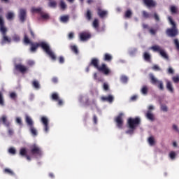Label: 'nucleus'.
<instances>
[{"label": "nucleus", "instance_id": "obj_1", "mask_svg": "<svg viewBox=\"0 0 179 179\" xmlns=\"http://www.w3.org/2000/svg\"><path fill=\"white\" fill-rule=\"evenodd\" d=\"M24 44H30L31 48H30V51L31 52H36L37 51V48L38 47H41L43 51L51 58L52 61H56L57 60V56H55V53L51 50V48H50V45L45 42H41V43H37V42H31L30 39L29 38V36L27 34H24V40H23Z\"/></svg>", "mask_w": 179, "mask_h": 179}, {"label": "nucleus", "instance_id": "obj_2", "mask_svg": "<svg viewBox=\"0 0 179 179\" xmlns=\"http://www.w3.org/2000/svg\"><path fill=\"white\" fill-rule=\"evenodd\" d=\"M168 20L169 22V24L172 26L171 28H168L166 30V34L168 36V37H177L178 36V28H177V24H176V22L173 20V17L171 16L168 17Z\"/></svg>", "mask_w": 179, "mask_h": 179}, {"label": "nucleus", "instance_id": "obj_3", "mask_svg": "<svg viewBox=\"0 0 179 179\" xmlns=\"http://www.w3.org/2000/svg\"><path fill=\"white\" fill-rule=\"evenodd\" d=\"M127 124H128L129 128L130 129H136V126L139 125V124H141V118H139V117H136V118L129 117L128 119Z\"/></svg>", "mask_w": 179, "mask_h": 179}, {"label": "nucleus", "instance_id": "obj_4", "mask_svg": "<svg viewBox=\"0 0 179 179\" xmlns=\"http://www.w3.org/2000/svg\"><path fill=\"white\" fill-rule=\"evenodd\" d=\"M150 50H152L155 52H159L162 58L169 59V55H167L166 51H164V50H163L159 45H153L150 48Z\"/></svg>", "mask_w": 179, "mask_h": 179}, {"label": "nucleus", "instance_id": "obj_5", "mask_svg": "<svg viewBox=\"0 0 179 179\" xmlns=\"http://www.w3.org/2000/svg\"><path fill=\"white\" fill-rule=\"evenodd\" d=\"M150 79L152 85H157V87L159 89V90H164L163 81L157 80V78H156L153 74H150Z\"/></svg>", "mask_w": 179, "mask_h": 179}, {"label": "nucleus", "instance_id": "obj_6", "mask_svg": "<svg viewBox=\"0 0 179 179\" xmlns=\"http://www.w3.org/2000/svg\"><path fill=\"white\" fill-rule=\"evenodd\" d=\"M123 116L124 113H120L115 119L116 125L120 129H122V126L124 125V120H122Z\"/></svg>", "mask_w": 179, "mask_h": 179}, {"label": "nucleus", "instance_id": "obj_7", "mask_svg": "<svg viewBox=\"0 0 179 179\" xmlns=\"http://www.w3.org/2000/svg\"><path fill=\"white\" fill-rule=\"evenodd\" d=\"M143 28L148 29L151 36H156V34L157 33V31H159V25L157 24L156 25L155 28H153V27H149V25L147 24H143Z\"/></svg>", "mask_w": 179, "mask_h": 179}, {"label": "nucleus", "instance_id": "obj_8", "mask_svg": "<svg viewBox=\"0 0 179 179\" xmlns=\"http://www.w3.org/2000/svg\"><path fill=\"white\" fill-rule=\"evenodd\" d=\"M97 71L101 72L103 75H108L110 73V69L107 68L106 64H102L99 67H98Z\"/></svg>", "mask_w": 179, "mask_h": 179}, {"label": "nucleus", "instance_id": "obj_9", "mask_svg": "<svg viewBox=\"0 0 179 179\" xmlns=\"http://www.w3.org/2000/svg\"><path fill=\"white\" fill-rule=\"evenodd\" d=\"M41 121L44 127V131L45 132H48V130L50 129V127H48V118L45 116H43L41 119Z\"/></svg>", "mask_w": 179, "mask_h": 179}, {"label": "nucleus", "instance_id": "obj_10", "mask_svg": "<svg viewBox=\"0 0 179 179\" xmlns=\"http://www.w3.org/2000/svg\"><path fill=\"white\" fill-rule=\"evenodd\" d=\"M20 20L23 23L26 20L27 12L26 9L20 8L18 14Z\"/></svg>", "mask_w": 179, "mask_h": 179}, {"label": "nucleus", "instance_id": "obj_11", "mask_svg": "<svg viewBox=\"0 0 179 179\" xmlns=\"http://www.w3.org/2000/svg\"><path fill=\"white\" fill-rule=\"evenodd\" d=\"M15 68L16 71H18L21 73H24L25 72H27L28 69L27 66L21 64H15Z\"/></svg>", "mask_w": 179, "mask_h": 179}, {"label": "nucleus", "instance_id": "obj_12", "mask_svg": "<svg viewBox=\"0 0 179 179\" xmlns=\"http://www.w3.org/2000/svg\"><path fill=\"white\" fill-rule=\"evenodd\" d=\"M97 10V15L101 17V19H103V17H106L108 15V12L106 10H103L101 7H97L96 8Z\"/></svg>", "mask_w": 179, "mask_h": 179}, {"label": "nucleus", "instance_id": "obj_13", "mask_svg": "<svg viewBox=\"0 0 179 179\" xmlns=\"http://www.w3.org/2000/svg\"><path fill=\"white\" fill-rule=\"evenodd\" d=\"M143 1L148 8H155L156 6V1L154 0H143Z\"/></svg>", "mask_w": 179, "mask_h": 179}, {"label": "nucleus", "instance_id": "obj_14", "mask_svg": "<svg viewBox=\"0 0 179 179\" xmlns=\"http://www.w3.org/2000/svg\"><path fill=\"white\" fill-rule=\"evenodd\" d=\"M100 61L97 58H92L91 59V62H90V66H94L96 69H98V68L100 66H99Z\"/></svg>", "mask_w": 179, "mask_h": 179}, {"label": "nucleus", "instance_id": "obj_15", "mask_svg": "<svg viewBox=\"0 0 179 179\" xmlns=\"http://www.w3.org/2000/svg\"><path fill=\"white\" fill-rule=\"evenodd\" d=\"M31 155H41V150L37 145H34L31 148Z\"/></svg>", "mask_w": 179, "mask_h": 179}, {"label": "nucleus", "instance_id": "obj_16", "mask_svg": "<svg viewBox=\"0 0 179 179\" xmlns=\"http://www.w3.org/2000/svg\"><path fill=\"white\" fill-rule=\"evenodd\" d=\"M90 37H92V36L87 32H82L80 34V38L81 41H86V40H89Z\"/></svg>", "mask_w": 179, "mask_h": 179}, {"label": "nucleus", "instance_id": "obj_17", "mask_svg": "<svg viewBox=\"0 0 179 179\" xmlns=\"http://www.w3.org/2000/svg\"><path fill=\"white\" fill-rule=\"evenodd\" d=\"M0 122H3V125L7 127V128H9V127H10V122H9V121H8V119L6 115H3L0 118Z\"/></svg>", "mask_w": 179, "mask_h": 179}, {"label": "nucleus", "instance_id": "obj_18", "mask_svg": "<svg viewBox=\"0 0 179 179\" xmlns=\"http://www.w3.org/2000/svg\"><path fill=\"white\" fill-rule=\"evenodd\" d=\"M101 100H102V101H108V103H113V101H114V96H113V95L102 96L101 97Z\"/></svg>", "mask_w": 179, "mask_h": 179}, {"label": "nucleus", "instance_id": "obj_19", "mask_svg": "<svg viewBox=\"0 0 179 179\" xmlns=\"http://www.w3.org/2000/svg\"><path fill=\"white\" fill-rule=\"evenodd\" d=\"M93 16V13H92V10L87 9V11L85 13V17L87 19V20L90 21L92 20V17Z\"/></svg>", "mask_w": 179, "mask_h": 179}, {"label": "nucleus", "instance_id": "obj_20", "mask_svg": "<svg viewBox=\"0 0 179 179\" xmlns=\"http://www.w3.org/2000/svg\"><path fill=\"white\" fill-rule=\"evenodd\" d=\"M166 89L170 93H174V88L171 81H166Z\"/></svg>", "mask_w": 179, "mask_h": 179}, {"label": "nucleus", "instance_id": "obj_21", "mask_svg": "<svg viewBox=\"0 0 179 179\" xmlns=\"http://www.w3.org/2000/svg\"><path fill=\"white\" fill-rule=\"evenodd\" d=\"M132 15H134L132 10L131 9H128L124 12V16L125 19H131V17H132Z\"/></svg>", "mask_w": 179, "mask_h": 179}, {"label": "nucleus", "instance_id": "obj_22", "mask_svg": "<svg viewBox=\"0 0 179 179\" xmlns=\"http://www.w3.org/2000/svg\"><path fill=\"white\" fill-rule=\"evenodd\" d=\"M103 61L106 62H111V61H113V56L108 53H106L103 55Z\"/></svg>", "mask_w": 179, "mask_h": 179}, {"label": "nucleus", "instance_id": "obj_23", "mask_svg": "<svg viewBox=\"0 0 179 179\" xmlns=\"http://www.w3.org/2000/svg\"><path fill=\"white\" fill-rule=\"evenodd\" d=\"M146 118H148V120H150V121H155V115H152V112L147 111V113L145 115Z\"/></svg>", "mask_w": 179, "mask_h": 179}, {"label": "nucleus", "instance_id": "obj_24", "mask_svg": "<svg viewBox=\"0 0 179 179\" xmlns=\"http://www.w3.org/2000/svg\"><path fill=\"white\" fill-rule=\"evenodd\" d=\"M142 16H143V19H150V17H152V14L149 13L146 10H143Z\"/></svg>", "mask_w": 179, "mask_h": 179}, {"label": "nucleus", "instance_id": "obj_25", "mask_svg": "<svg viewBox=\"0 0 179 179\" xmlns=\"http://www.w3.org/2000/svg\"><path fill=\"white\" fill-rule=\"evenodd\" d=\"M12 41V38H8L6 34L3 35L1 43L2 44H5V43H10Z\"/></svg>", "mask_w": 179, "mask_h": 179}, {"label": "nucleus", "instance_id": "obj_26", "mask_svg": "<svg viewBox=\"0 0 179 179\" xmlns=\"http://www.w3.org/2000/svg\"><path fill=\"white\" fill-rule=\"evenodd\" d=\"M27 155V150L25 148H22L20 150V156L22 157H25Z\"/></svg>", "mask_w": 179, "mask_h": 179}, {"label": "nucleus", "instance_id": "obj_27", "mask_svg": "<svg viewBox=\"0 0 179 179\" xmlns=\"http://www.w3.org/2000/svg\"><path fill=\"white\" fill-rule=\"evenodd\" d=\"M143 59H145V61H147L148 62H150V59H151L150 54H149V52H145L143 53Z\"/></svg>", "mask_w": 179, "mask_h": 179}, {"label": "nucleus", "instance_id": "obj_28", "mask_svg": "<svg viewBox=\"0 0 179 179\" xmlns=\"http://www.w3.org/2000/svg\"><path fill=\"white\" fill-rule=\"evenodd\" d=\"M141 92L142 94L146 96V94H148V92H149V88L148 87V86L144 85L142 87Z\"/></svg>", "mask_w": 179, "mask_h": 179}, {"label": "nucleus", "instance_id": "obj_29", "mask_svg": "<svg viewBox=\"0 0 179 179\" xmlns=\"http://www.w3.org/2000/svg\"><path fill=\"white\" fill-rule=\"evenodd\" d=\"M0 31L2 36H5V34H6V31H8V29H6V27H5V26H3V24L0 25Z\"/></svg>", "mask_w": 179, "mask_h": 179}, {"label": "nucleus", "instance_id": "obj_30", "mask_svg": "<svg viewBox=\"0 0 179 179\" xmlns=\"http://www.w3.org/2000/svg\"><path fill=\"white\" fill-rule=\"evenodd\" d=\"M26 122L27 124V125L30 127H33V120H31V118L29 116L26 117Z\"/></svg>", "mask_w": 179, "mask_h": 179}, {"label": "nucleus", "instance_id": "obj_31", "mask_svg": "<svg viewBox=\"0 0 179 179\" xmlns=\"http://www.w3.org/2000/svg\"><path fill=\"white\" fill-rule=\"evenodd\" d=\"M13 41H15V43H19L20 41V36L18 34H15L12 36Z\"/></svg>", "mask_w": 179, "mask_h": 179}, {"label": "nucleus", "instance_id": "obj_32", "mask_svg": "<svg viewBox=\"0 0 179 179\" xmlns=\"http://www.w3.org/2000/svg\"><path fill=\"white\" fill-rule=\"evenodd\" d=\"M51 99L55 101H58V100H59V96L57 92H54L52 94Z\"/></svg>", "mask_w": 179, "mask_h": 179}, {"label": "nucleus", "instance_id": "obj_33", "mask_svg": "<svg viewBox=\"0 0 179 179\" xmlns=\"http://www.w3.org/2000/svg\"><path fill=\"white\" fill-rule=\"evenodd\" d=\"M93 77L94 80H96L98 83H100V82H104V80H103V78L97 77V73H94Z\"/></svg>", "mask_w": 179, "mask_h": 179}, {"label": "nucleus", "instance_id": "obj_34", "mask_svg": "<svg viewBox=\"0 0 179 179\" xmlns=\"http://www.w3.org/2000/svg\"><path fill=\"white\" fill-rule=\"evenodd\" d=\"M13 17H15V13H13V12H8L6 15V19H8V20H13Z\"/></svg>", "mask_w": 179, "mask_h": 179}, {"label": "nucleus", "instance_id": "obj_35", "mask_svg": "<svg viewBox=\"0 0 179 179\" xmlns=\"http://www.w3.org/2000/svg\"><path fill=\"white\" fill-rule=\"evenodd\" d=\"M29 129H30L31 134H32L34 135V136H36V135H37V130L36 129V128H34V126H31L29 127Z\"/></svg>", "mask_w": 179, "mask_h": 179}, {"label": "nucleus", "instance_id": "obj_36", "mask_svg": "<svg viewBox=\"0 0 179 179\" xmlns=\"http://www.w3.org/2000/svg\"><path fill=\"white\" fill-rule=\"evenodd\" d=\"M70 48L74 54H79V50H78V47H76V45H71Z\"/></svg>", "mask_w": 179, "mask_h": 179}, {"label": "nucleus", "instance_id": "obj_37", "mask_svg": "<svg viewBox=\"0 0 179 179\" xmlns=\"http://www.w3.org/2000/svg\"><path fill=\"white\" fill-rule=\"evenodd\" d=\"M120 82H122V83H128V77L126 76H122L120 77Z\"/></svg>", "mask_w": 179, "mask_h": 179}, {"label": "nucleus", "instance_id": "obj_38", "mask_svg": "<svg viewBox=\"0 0 179 179\" xmlns=\"http://www.w3.org/2000/svg\"><path fill=\"white\" fill-rule=\"evenodd\" d=\"M48 6H50V8H57V1L50 0L48 3Z\"/></svg>", "mask_w": 179, "mask_h": 179}, {"label": "nucleus", "instance_id": "obj_39", "mask_svg": "<svg viewBox=\"0 0 179 179\" xmlns=\"http://www.w3.org/2000/svg\"><path fill=\"white\" fill-rule=\"evenodd\" d=\"M59 6H60L61 9H62V10H65V9H66V4L65 3V2L63 0L60 1Z\"/></svg>", "mask_w": 179, "mask_h": 179}, {"label": "nucleus", "instance_id": "obj_40", "mask_svg": "<svg viewBox=\"0 0 179 179\" xmlns=\"http://www.w3.org/2000/svg\"><path fill=\"white\" fill-rule=\"evenodd\" d=\"M32 86H34L35 89H40V83H38V81L37 80H34L32 82Z\"/></svg>", "mask_w": 179, "mask_h": 179}, {"label": "nucleus", "instance_id": "obj_41", "mask_svg": "<svg viewBox=\"0 0 179 179\" xmlns=\"http://www.w3.org/2000/svg\"><path fill=\"white\" fill-rule=\"evenodd\" d=\"M92 26L94 29H99V20L94 19L92 22Z\"/></svg>", "mask_w": 179, "mask_h": 179}, {"label": "nucleus", "instance_id": "obj_42", "mask_svg": "<svg viewBox=\"0 0 179 179\" xmlns=\"http://www.w3.org/2000/svg\"><path fill=\"white\" fill-rule=\"evenodd\" d=\"M69 20V16L68 15H63L61 17V22H63L64 23H66Z\"/></svg>", "mask_w": 179, "mask_h": 179}, {"label": "nucleus", "instance_id": "obj_43", "mask_svg": "<svg viewBox=\"0 0 179 179\" xmlns=\"http://www.w3.org/2000/svg\"><path fill=\"white\" fill-rule=\"evenodd\" d=\"M31 12H33L34 13H41V8H34L33 7L31 8Z\"/></svg>", "mask_w": 179, "mask_h": 179}, {"label": "nucleus", "instance_id": "obj_44", "mask_svg": "<svg viewBox=\"0 0 179 179\" xmlns=\"http://www.w3.org/2000/svg\"><path fill=\"white\" fill-rule=\"evenodd\" d=\"M173 44L176 46V50L179 51V41L178 38L173 39Z\"/></svg>", "mask_w": 179, "mask_h": 179}, {"label": "nucleus", "instance_id": "obj_45", "mask_svg": "<svg viewBox=\"0 0 179 179\" xmlns=\"http://www.w3.org/2000/svg\"><path fill=\"white\" fill-rule=\"evenodd\" d=\"M153 17L155 22H160V17L159 16V14H157V13H154Z\"/></svg>", "mask_w": 179, "mask_h": 179}, {"label": "nucleus", "instance_id": "obj_46", "mask_svg": "<svg viewBox=\"0 0 179 179\" xmlns=\"http://www.w3.org/2000/svg\"><path fill=\"white\" fill-rule=\"evenodd\" d=\"M3 94H2V92L0 91V106H3Z\"/></svg>", "mask_w": 179, "mask_h": 179}, {"label": "nucleus", "instance_id": "obj_47", "mask_svg": "<svg viewBox=\"0 0 179 179\" xmlns=\"http://www.w3.org/2000/svg\"><path fill=\"white\" fill-rule=\"evenodd\" d=\"M148 142L151 146H153L155 145V138L153 137H149Z\"/></svg>", "mask_w": 179, "mask_h": 179}, {"label": "nucleus", "instance_id": "obj_48", "mask_svg": "<svg viewBox=\"0 0 179 179\" xmlns=\"http://www.w3.org/2000/svg\"><path fill=\"white\" fill-rule=\"evenodd\" d=\"M170 9H171V13H173V14L177 13V12H178L177 7H176L174 6H171Z\"/></svg>", "mask_w": 179, "mask_h": 179}, {"label": "nucleus", "instance_id": "obj_49", "mask_svg": "<svg viewBox=\"0 0 179 179\" xmlns=\"http://www.w3.org/2000/svg\"><path fill=\"white\" fill-rule=\"evenodd\" d=\"M176 152L174 151H171L169 153V157L170 159H171L172 160H174V159H176Z\"/></svg>", "mask_w": 179, "mask_h": 179}, {"label": "nucleus", "instance_id": "obj_50", "mask_svg": "<svg viewBox=\"0 0 179 179\" xmlns=\"http://www.w3.org/2000/svg\"><path fill=\"white\" fill-rule=\"evenodd\" d=\"M172 80L174 83H179V76L172 77Z\"/></svg>", "mask_w": 179, "mask_h": 179}, {"label": "nucleus", "instance_id": "obj_51", "mask_svg": "<svg viewBox=\"0 0 179 179\" xmlns=\"http://www.w3.org/2000/svg\"><path fill=\"white\" fill-rule=\"evenodd\" d=\"M4 173H6V174H10V176H13V171H12L10 169H4Z\"/></svg>", "mask_w": 179, "mask_h": 179}, {"label": "nucleus", "instance_id": "obj_52", "mask_svg": "<svg viewBox=\"0 0 179 179\" xmlns=\"http://www.w3.org/2000/svg\"><path fill=\"white\" fill-rule=\"evenodd\" d=\"M8 152L11 155H15L16 154V150L15 148H9Z\"/></svg>", "mask_w": 179, "mask_h": 179}, {"label": "nucleus", "instance_id": "obj_53", "mask_svg": "<svg viewBox=\"0 0 179 179\" xmlns=\"http://www.w3.org/2000/svg\"><path fill=\"white\" fill-rule=\"evenodd\" d=\"M153 71H162V69L157 64H155L152 66Z\"/></svg>", "mask_w": 179, "mask_h": 179}, {"label": "nucleus", "instance_id": "obj_54", "mask_svg": "<svg viewBox=\"0 0 179 179\" xmlns=\"http://www.w3.org/2000/svg\"><path fill=\"white\" fill-rule=\"evenodd\" d=\"M41 16L42 19H48L50 17V15H48V14H43L41 13Z\"/></svg>", "mask_w": 179, "mask_h": 179}, {"label": "nucleus", "instance_id": "obj_55", "mask_svg": "<svg viewBox=\"0 0 179 179\" xmlns=\"http://www.w3.org/2000/svg\"><path fill=\"white\" fill-rule=\"evenodd\" d=\"M59 64H64V62H65V59L64 58V57L60 56L59 57Z\"/></svg>", "mask_w": 179, "mask_h": 179}, {"label": "nucleus", "instance_id": "obj_56", "mask_svg": "<svg viewBox=\"0 0 179 179\" xmlns=\"http://www.w3.org/2000/svg\"><path fill=\"white\" fill-rule=\"evenodd\" d=\"M168 73H169L170 75H173L174 73V69H173V68L169 67L168 69Z\"/></svg>", "mask_w": 179, "mask_h": 179}, {"label": "nucleus", "instance_id": "obj_57", "mask_svg": "<svg viewBox=\"0 0 179 179\" xmlns=\"http://www.w3.org/2000/svg\"><path fill=\"white\" fill-rule=\"evenodd\" d=\"M10 99H13V100H15V99H16V93L11 92L10 94Z\"/></svg>", "mask_w": 179, "mask_h": 179}, {"label": "nucleus", "instance_id": "obj_58", "mask_svg": "<svg viewBox=\"0 0 179 179\" xmlns=\"http://www.w3.org/2000/svg\"><path fill=\"white\" fill-rule=\"evenodd\" d=\"M110 89V87H108V84L107 83H103V90H106V92H107V90H108Z\"/></svg>", "mask_w": 179, "mask_h": 179}, {"label": "nucleus", "instance_id": "obj_59", "mask_svg": "<svg viewBox=\"0 0 179 179\" xmlns=\"http://www.w3.org/2000/svg\"><path fill=\"white\" fill-rule=\"evenodd\" d=\"M29 32L32 38H36V35L34 34V32L33 31V29H31V28L29 29Z\"/></svg>", "mask_w": 179, "mask_h": 179}, {"label": "nucleus", "instance_id": "obj_60", "mask_svg": "<svg viewBox=\"0 0 179 179\" xmlns=\"http://www.w3.org/2000/svg\"><path fill=\"white\" fill-rule=\"evenodd\" d=\"M161 110L162 111L166 112L167 111V106L166 105H162L161 106Z\"/></svg>", "mask_w": 179, "mask_h": 179}, {"label": "nucleus", "instance_id": "obj_61", "mask_svg": "<svg viewBox=\"0 0 179 179\" xmlns=\"http://www.w3.org/2000/svg\"><path fill=\"white\" fill-rule=\"evenodd\" d=\"M134 131H135V129H130L129 130H127L126 131V134H129V135H132V134H134Z\"/></svg>", "mask_w": 179, "mask_h": 179}, {"label": "nucleus", "instance_id": "obj_62", "mask_svg": "<svg viewBox=\"0 0 179 179\" xmlns=\"http://www.w3.org/2000/svg\"><path fill=\"white\" fill-rule=\"evenodd\" d=\"M16 122H17V124H18L19 125H22V119H20V117H17V118H16Z\"/></svg>", "mask_w": 179, "mask_h": 179}, {"label": "nucleus", "instance_id": "obj_63", "mask_svg": "<svg viewBox=\"0 0 179 179\" xmlns=\"http://www.w3.org/2000/svg\"><path fill=\"white\" fill-rule=\"evenodd\" d=\"M52 82L53 83H58V78H57V77L52 78Z\"/></svg>", "mask_w": 179, "mask_h": 179}, {"label": "nucleus", "instance_id": "obj_64", "mask_svg": "<svg viewBox=\"0 0 179 179\" xmlns=\"http://www.w3.org/2000/svg\"><path fill=\"white\" fill-rule=\"evenodd\" d=\"M27 65H29V66H33V65H34V62L31 60H29L27 62Z\"/></svg>", "mask_w": 179, "mask_h": 179}]
</instances>
